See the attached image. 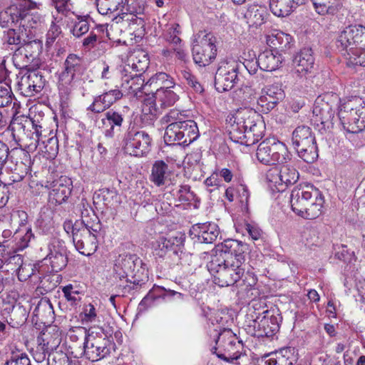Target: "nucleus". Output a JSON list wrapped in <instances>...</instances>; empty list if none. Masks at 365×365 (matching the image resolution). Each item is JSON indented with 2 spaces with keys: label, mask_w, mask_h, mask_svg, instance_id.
I'll list each match as a JSON object with an SVG mask.
<instances>
[{
  "label": "nucleus",
  "mask_w": 365,
  "mask_h": 365,
  "mask_svg": "<svg viewBox=\"0 0 365 365\" xmlns=\"http://www.w3.org/2000/svg\"><path fill=\"white\" fill-rule=\"evenodd\" d=\"M315 58L311 48H304L294 57V73L299 78L305 77L314 68Z\"/></svg>",
  "instance_id": "nucleus-25"
},
{
  "label": "nucleus",
  "mask_w": 365,
  "mask_h": 365,
  "mask_svg": "<svg viewBox=\"0 0 365 365\" xmlns=\"http://www.w3.org/2000/svg\"><path fill=\"white\" fill-rule=\"evenodd\" d=\"M334 113V110L328 103H319L317 102L313 108L312 122L317 126H319V124L322 125L319 130L324 129L326 126L329 128V124L332 125Z\"/></svg>",
  "instance_id": "nucleus-31"
},
{
  "label": "nucleus",
  "mask_w": 365,
  "mask_h": 365,
  "mask_svg": "<svg viewBox=\"0 0 365 365\" xmlns=\"http://www.w3.org/2000/svg\"><path fill=\"white\" fill-rule=\"evenodd\" d=\"M291 40L290 35L283 32H277V34L269 36L268 41H270L272 47L282 51L289 48Z\"/></svg>",
  "instance_id": "nucleus-49"
},
{
  "label": "nucleus",
  "mask_w": 365,
  "mask_h": 365,
  "mask_svg": "<svg viewBox=\"0 0 365 365\" xmlns=\"http://www.w3.org/2000/svg\"><path fill=\"white\" fill-rule=\"evenodd\" d=\"M180 130L183 138L182 145L186 146L195 140L199 136V131L197 123L192 120H185L179 122Z\"/></svg>",
  "instance_id": "nucleus-42"
},
{
  "label": "nucleus",
  "mask_w": 365,
  "mask_h": 365,
  "mask_svg": "<svg viewBox=\"0 0 365 365\" xmlns=\"http://www.w3.org/2000/svg\"><path fill=\"white\" fill-rule=\"evenodd\" d=\"M257 160L264 165L285 163L289 159L285 145L279 141L270 143L264 140L259 143L256 152Z\"/></svg>",
  "instance_id": "nucleus-11"
},
{
  "label": "nucleus",
  "mask_w": 365,
  "mask_h": 365,
  "mask_svg": "<svg viewBox=\"0 0 365 365\" xmlns=\"http://www.w3.org/2000/svg\"><path fill=\"white\" fill-rule=\"evenodd\" d=\"M308 203L302 210L303 212H300L297 215L304 219L314 220L322 214L324 198L322 192L319 193V196L314 197V199L309 201Z\"/></svg>",
  "instance_id": "nucleus-39"
},
{
  "label": "nucleus",
  "mask_w": 365,
  "mask_h": 365,
  "mask_svg": "<svg viewBox=\"0 0 365 365\" xmlns=\"http://www.w3.org/2000/svg\"><path fill=\"white\" fill-rule=\"evenodd\" d=\"M5 257L3 264V268H5V271L9 272H17L24 264L23 259L20 255H11L6 250L5 251Z\"/></svg>",
  "instance_id": "nucleus-53"
},
{
  "label": "nucleus",
  "mask_w": 365,
  "mask_h": 365,
  "mask_svg": "<svg viewBox=\"0 0 365 365\" xmlns=\"http://www.w3.org/2000/svg\"><path fill=\"white\" fill-rule=\"evenodd\" d=\"M72 14L74 17L70 18L71 32L75 37L80 38L88 33L90 29L88 16L77 15L74 14L73 12Z\"/></svg>",
  "instance_id": "nucleus-43"
},
{
  "label": "nucleus",
  "mask_w": 365,
  "mask_h": 365,
  "mask_svg": "<svg viewBox=\"0 0 365 365\" xmlns=\"http://www.w3.org/2000/svg\"><path fill=\"white\" fill-rule=\"evenodd\" d=\"M122 83L121 87L125 91H127L129 94L135 97H140L139 93H142L146 85L145 84V78L143 74L138 73H125L121 71Z\"/></svg>",
  "instance_id": "nucleus-30"
},
{
  "label": "nucleus",
  "mask_w": 365,
  "mask_h": 365,
  "mask_svg": "<svg viewBox=\"0 0 365 365\" xmlns=\"http://www.w3.org/2000/svg\"><path fill=\"white\" fill-rule=\"evenodd\" d=\"M42 43L34 40L24 43L15 49L12 60L14 66L20 69L31 70L38 65V56L42 50Z\"/></svg>",
  "instance_id": "nucleus-9"
},
{
  "label": "nucleus",
  "mask_w": 365,
  "mask_h": 365,
  "mask_svg": "<svg viewBox=\"0 0 365 365\" xmlns=\"http://www.w3.org/2000/svg\"><path fill=\"white\" fill-rule=\"evenodd\" d=\"M61 34V29L60 26L57 25L54 22H52L46 34V44L53 43Z\"/></svg>",
  "instance_id": "nucleus-63"
},
{
  "label": "nucleus",
  "mask_w": 365,
  "mask_h": 365,
  "mask_svg": "<svg viewBox=\"0 0 365 365\" xmlns=\"http://www.w3.org/2000/svg\"><path fill=\"white\" fill-rule=\"evenodd\" d=\"M123 142L125 153L135 157H143L150 150L152 139L145 131L129 128Z\"/></svg>",
  "instance_id": "nucleus-12"
},
{
  "label": "nucleus",
  "mask_w": 365,
  "mask_h": 365,
  "mask_svg": "<svg viewBox=\"0 0 365 365\" xmlns=\"http://www.w3.org/2000/svg\"><path fill=\"white\" fill-rule=\"evenodd\" d=\"M269 180L276 185L287 187L294 184L299 179L298 171L292 166L283 165L280 169L274 168L268 174Z\"/></svg>",
  "instance_id": "nucleus-28"
},
{
  "label": "nucleus",
  "mask_w": 365,
  "mask_h": 365,
  "mask_svg": "<svg viewBox=\"0 0 365 365\" xmlns=\"http://www.w3.org/2000/svg\"><path fill=\"white\" fill-rule=\"evenodd\" d=\"M46 259L49 261L52 272H58L65 268L68 263V257L64 242L59 240H53Z\"/></svg>",
  "instance_id": "nucleus-21"
},
{
  "label": "nucleus",
  "mask_w": 365,
  "mask_h": 365,
  "mask_svg": "<svg viewBox=\"0 0 365 365\" xmlns=\"http://www.w3.org/2000/svg\"><path fill=\"white\" fill-rule=\"evenodd\" d=\"M52 5L55 7L57 12L68 16L71 12V0H51Z\"/></svg>",
  "instance_id": "nucleus-62"
},
{
  "label": "nucleus",
  "mask_w": 365,
  "mask_h": 365,
  "mask_svg": "<svg viewBox=\"0 0 365 365\" xmlns=\"http://www.w3.org/2000/svg\"><path fill=\"white\" fill-rule=\"evenodd\" d=\"M4 365H31V361L26 353L12 351Z\"/></svg>",
  "instance_id": "nucleus-57"
},
{
  "label": "nucleus",
  "mask_w": 365,
  "mask_h": 365,
  "mask_svg": "<svg viewBox=\"0 0 365 365\" xmlns=\"http://www.w3.org/2000/svg\"><path fill=\"white\" fill-rule=\"evenodd\" d=\"M238 96L241 101L250 103L256 98L257 92L250 86H242L238 91Z\"/></svg>",
  "instance_id": "nucleus-61"
},
{
  "label": "nucleus",
  "mask_w": 365,
  "mask_h": 365,
  "mask_svg": "<svg viewBox=\"0 0 365 365\" xmlns=\"http://www.w3.org/2000/svg\"><path fill=\"white\" fill-rule=\"evenodd\" d=\"M126 1L128 0H96V6L101 14L107 15L117 11L123 12Z\"/></svg>",
  "instance_id": "nucleus-44"
},
{
  "label": "nucleus",
  "mask_w": 365,
  "mask_h": 365,
  "mask_svg": "<svg viewBox=\"0 0 365 365\" xmlns=\"http://www.w3.org/2000/svg\"><path fill=\"white\" fill-rule=\"evenodd\" d=\"M13 98L14 93H12L11 86H8V83L6 85H0V108L11 105Z\"/></svg>",
  "instance_id": "nucleus-59"
},
{
  "label": "nucleus",
  "mask_w": 365,
  "mask_h": 365,
  "mask_svg": "<svg viewBox=\"0 0 365 365\" xmlns=\"http://www.w3.org/2000/svg\"><path fill=\"white\" fill-rule=\"evenodd\" d=\"M218 226L212 222L198 223L192 226L190 235L192 240L199 243H212L218 237Z\"/></svg>",
  "instance_id": "nucleus-22"
},
{
  "label": "nucleus",
  "mask_w": 365,
  "mask_h": 365,
  "mask_svg": "<svg viewBox=\"0 0 365 365\" xmlns=\"http://www.w3.org/2000/svg\"><path fill=\"white\" fill-rule=\"evenodd\" d=\"M186 115L178 110L172 109L165 115L162 118V121L168 123V125L173 124H180L179 122H183L186 119Z\"/></svg>",
  "instance_id": "nucleus-56"
},
{
  "label": "nucleus",
  "mask_w": 365,
  "mask_h": 365,
  "mask_svg": "<svg viewBox=\"0 0 365 365\" xmlns=\"http://www.w3.org/2000/svg\"><path fill=\"white\" fill-rule=\"evenodd\" d=\"M146 85H155L156 87H173L175 89V86L173 78L163 72H159L151 76L147 81Z\"/></svg>",
  "instance_id": "nucleus-52"
},
{
  "label": "nucleus",
  "mask_w": 365,
  "mask_h": 365,
  "mask_svg": "<svg viewBox=\"0 0 365 365\" xmlns=\"http://www.w3.org/2000/svg\"><path fill=\"white\" fill-rule=\"evenodd\" d=\"M227 121L230 138L235 143L250 146L264 135L265 125L262 118L253 109L240 108Z\"/></svg>",
  "instance_id": "nucleus-1"
},
{
  "label": "nucleus",
  "mask_w": 365,
  "mask_h": 365,
  "mask_svg": "<svg viewBox=\"0 0 365 365\" xmlns=\"http://www.w3.org/2000/svg\"><path fill=\"white\" fill-rule=\"evenodd\" d=\"M33 128L32 119L24 116L14 117L9 126L14 141L17 143L24 142L25 146L30 138L31 128Z\"/></svg>",
  "instance_id": "nucleus-27"
},
{
  "label": "nucleus",
  "mask_w": 365,
  "mask_h": 365,
  "mask_svg": "<svg viewBox=\"0 0 365 365\" xmlns=\"http://www.w3.org/2000/svg\"><path fill=\"white\" fill-rule=\"evenodd\" d=\"M110 341L104 334L98 335L91 332L85 337L83 342L86 357L96 361L103 359L110 354Z\"/></svg>",
  "instance_id": "nucleus-13"
},
{
  "label": "nucleus",
  "mask_w": 365,
  "mask_h": 365,
  "mask_svg": "<svg viewBox=\"0 0 365 365\" xmlns=\"http://www.w3.org/2000/svg\"><path fill=\"white\" fill-rule=\"evenodd\" d=\"M314 11L321 16H334L342 8L341 0H311Z\"/></svg>",
  "instance_id": "nucleus-36"
},
{
  "label": "nucleus",
  "mask_w": 365,
  "mask_h": 365,
  "mask_svg": "<svg viewBox=\"0 0 365 365\" xmlns=\"http://www.w3.org/2000/svg\"><path fill=\"white\" fill-rule=\"evenodd\" d=\"M297 8L289 0H269L270 10L278 17L287 16Z\"/></svg>",
  "instance_id": "nucleus-45"
},
{
  "label": "nucleus",
  "mask_w": 365,
  "mask_h": 365,
  "mask_svg": "<svg viewBox=\"0 0 365 365\" xmlns=\"http://www.w3.org/2000/svg\"><path fill=\"white\" fill-rule=\"evenodd\" d=\"M263 314V317H257L252 321L250 325L253 328L252 334L257 338L272 337L279 331L282 317L278 314H270L268 310Z\"/></svg>",
  "instance_id": "nucleus-15"
},
{
  "label": "nucleus",
  "mask_w": 365,
  "mask_h": 365,
  "mask_svg": "<svg viewBox=\"0 0 365 365\" xmlns=\"http://www.w3.org/2000/svg\"><path fill=\"white\" fill-rule=\"evenodd\" d=\"M145 6V0H128L125 3V7L124 10L130 13L132 17L130 20V26L137 24L141 27L144 26L145 21L141 16L138 15H142L144 13Z\"/></svg>",
  "instance_id": "nucleus-38"
},
{
  "label": "nucleus",
  "mask_w": 365,
  "mask_h": 365,
  "mask_svg": "<svg viewBox=\"0 0 365 365\" xmlns=\"http://www.w3.org/2000/svg\"><path fill=\"white\" fill-rule=\"evenodd\" d=\"M365 43V27L362 25H351L346 27L339 35L336 47L346 58Z\"/></svg>",
  "instance_id": "nucleus-10"
},
{
  "label": "nucleus",
  "mask_w": 365,
  "mask_h": 365,
  "mask_svg": "<svg viewBox=\"0 0 365 365\" xmlns=\"http://www.w3.org/2000/svg\"><path fill=\"white\" fill-rule=\"evenodd\" d=\"M281 55L274 54L272 51L266 50L261 53L257 59V63L261 70L273 71L282 63Z\"/></svg>",
  "instance_id": "nucleus-33"
},
{
  "label": "nucleus",
  "mask_w": 365,
  "mask_h": 365,
  "mask_svg": "<svg viewBox=\"0 0 365 365\" xmlns=\"http://www.w3.org/2000/svg\"><path fill=\"white\" fill-rule=\"evenodd\" d=\"M321 191L311 185H300L295 187L290 195L291 207L297 215L303 212L302 210L314 200V197L319 196Z\"/></svg>",
  "instance_id": "nucleus-16"
},
{
  "label": "nucleus",
  "mask_w": 365,
  "mask_h": 365,
  "mask_svg": "<svg viewBox=\"0 0 365 365\" xmlns=\"http://www.w3.org/2000/svg\"><path fill=\"white\" fill-rule=\"evenodd\" d=\"M113 272L115 278L125 279L117 286L118 296H124L145 284L148 270L143 260L136 255L121 254L115 260Z\"/></svg>",
  "instance_id": "nucleus-2"
},
{
  "label": "nucleus",
  "mask_w": 365,
  "mask_h": 365,
  "mask_svg": "<svg viewBox=\"0 0 365 365\" xmlns=\"http://www.w3.org/2000/svg\"><path fill=\"white\" fill-rule=\"evenodd\" d=\"M180 128V124L176 123L166 127L164 140L167 144L182 145L183 138Z\"/></svg>",
  "instance_id": "nucleus-48"
},
{
  "label": "nucleus",
  "mask_w": 365,
  "mask_h": 365,
  "mask_svg": "<svg viewBox=\"0 0 365 365\" xmlns=\"http://www.w3.org/2000/svg\"><path fill=\"white\" fill-rule=\"evenodd\" d=\"M248 250V245L242 242L229 239L225 240L218 249L216 254H222L227 259L245 267V254Z\"/></svg>",
  "instance_id": "nucleus-17"
},
{
  "label": "nucleus",
  "mask_w": 365,
  "mask_h": 365,
  "mask_svg": "<svg viewBox=\"0 0 365 365\" xmlns=\"http://www.w3.org/2000/svg\"><path fill=\"white\" fill-rule=\"evenodd\" d=\"M216 344L222 346L224 350L227 352L230 356L232 354H234V351L237 347L240 346V342L237 341L235 336L229 329H224L223 331L219 334Z\"/></svg>",
  "instance_id": "nucleus-41"
},
{
  "label": "nucleus",
  "mask_w": 365,
  "mask_h": 365,
  "mask_svg": "<svg viewBox=\"0 0 365 365\" xmlns=\"http://www.w3.org/2000/svg\"><path fill=\"white\" fill-rule=\"evenodd\" d=\"M86 71L83 60L78 56L71 53L66 57L58 77V89L62 101L66 102L72 91L78 87L83 90L82 96H85Z\"/></svg>",
  "instance_id": "nucleus-4"
},
{
  "label": "nucleus",
  "mask_w": 365,
  "mask_h": 365,
  "mask_svg": "<svg viewBox=\"0 0 365 365\" xmlns=\"http://www.w3.org/2000/svg\"><path fill=\"white\" fill-rule=\"evenodd\" d=\"M18 82L19 89L26 96H32L43 88L46 79L41 73L35 68L27 70Z\"/></svg>",
  "instance_id": "nucleus-18"
},
{
  "label": "nucleus",
  "mask_w": 365,
  "mask_h": 365,
  "mask_svg": "<svg viewBox=\"0 0 365 365\" xmlns=\"http://www.w3.org/2000/svg\"><path fill=\"white\" fill-rule=\"evenodd\" d=\"M180 33V26L178 24H170L166 26L163 33V37L169 43L178 46L181 42V39L178 36Z\"/></svg>",
  "instance_id": "nucleus-50"
},
{
  "label": "nucleus",
  "mask_w": 365,
  "mask_h": 365,
  "mask_svg": "<svg viewBox=\"0 0 365 365\" xmlns=\"http://www.w3.org/2000/svg\"><path fill=\"white\" fill-rule=\"evenodd\" d=\"M42 3L36 0H11V4L0 12V26L7 28L11 24L24 29H37L45 21L44 16L38 11Z\"/></svg>",
  "instance_id": "nucleus-3"
},
{
  "label": "nucleus",
  "mask_w": 365,
  "mask_h": 365,
  "mask_svg": "<svg viewBox=\"0 0 365 365\" xmlns=\"http://www.w3.org/2000/svg\"><path fill=\"white\" fill-rule=\"evenodd\" d=\"M149 57L144 51H137L131 54L128 63L124 66L122 71L125 73H142L145 71L149 65Z\"/></svg>",
  "instance_id": "nucleus-32"
},
{
  "label": "nucleus",
  "mask_w": 365,
  "mask_h": 365,
  "mask_svg": "<svg viewBox=\"0 0 365 365\" xmlns=\"http://www.w3.org/2000/svg\"><path fill=\"white\" fill-rule=\"evenodd\" d=\"M122 96L123 93L119 89H113L105 92L101 95L96 96L87 110L95 113H100L109 108L115 102L120 99Z\"/></svg>",
  "instance_id": "nucleus-29"
},
{
  "label": "nucleus",
  "mask_w": 365,
  "mask_h": 365,
  "mask_svg": "<svg viewBox=\"0 0 365 365\" xmlns=\"http://www.w3.org/2000/svg\"><path fill=\"white\" fill-rule=\"evenodd\" d=\"M284 97V91L280 85H269L262 90L261 96L257 99V104L262 108V112L268 113L274 109Z\"/></svg>",
  "instance_id": "nucleus-19"
},
{
  "label": "nucleus",
  "mask_w": 365,
  "mask_h": 365,
  "mask_svg": "<svg viewBox=\"0 0 365 365\" xmlns=\"http://www.w3.org/2000/svg\"><path fill=\"white\" fill-rule=\"evenodd\" d=\"M170 175L168 165L163 160H156L152 166L150 180L155 185L160 187L166 184Z\"/></svg>",
  "instance_id": "nucleus-34"
},
{
  "label": "nucleus",
  "mask_w": 365,
  "mask_h": 365,
  "mask_svg": "<svg viewBox=\"0 0 365 365\" xmlns=\"http://www.w3.org/2000/svg\"><path fill=\"white\" fill-rule=\"evenodd\" d=\"M348 55L345 58L347 66H365V43L355 50V51L348 53Z\"/></svg>",
  "instance_id": "nucleus-54"
},
{
  "label": "nucleus",
  "mask_w": 365,
  "mask_h": 365,
  "mask_svg": "<svg viewBox=\"0 0 365 365\" xmlns=\"http://www.w3.org/2000/svg\"><path fill=\"white\" fill-rule=\"evenodd\" d=\"M43 145L44 150H42V151L46 153L48 158H54L57 155L58 150L57 138L51 137L48 138Z\"/></svg>",
  "instance_id": "nucleus-60"
},
{
  "label": "nucleus",
  "mask_w": 365,
  "mask_h": 365,
  "mask_svg": "<svg viewBox=\"0 0 365 365\" xmlns=\"http://www.w3.org/2000/svg\"><path fill=\"white\" fill-rule=\"evenodd\" d=\"M297 361L295 349L290 346L266 354L261 359L264 365H294Z\"/></svg>",
  "instance_id": "nucleus-23"
},
{
  "label": "nucleus",
  "mask_w": 365,
  "mask_h": 365,
  "mask_svg": "<svg viewBox=\"0 0 365 365\" xmlns=\"http://www.w3.org/2000/svg\"><path fill=\"white\" fill-rule=\"evenodd\" d=\"M292 144L298 156L307 163L318 158V147L314 134L307 125L297 127L292 133Z\"/></svg>",
  "instance_id": "nucleus-7"
},
{
  "label": "nucleus",
  "mask_w": 365,
  "mask_h": 365,
  "mask_svg": "<svg viewBox=\"0 0 365 365\" xmlns=\"http://www.w3.org/2000/svg\"><path fill=\"white\" fill-rule=\"evenodd\" d=\"M32 125L30 138H29V141L26 142V148L29 151H35L41 143L42 144L45 143V140H43L42 126L36 124L33 120Z\"/></svg>",
  "instance_id": "nucleus-46"
},
{
  "label": "nucleus",
  "mask_w": 365,
  "mask_h": 365,
  "mask_svg": "<svg viewBox=\"0 0 365 365\" xmlns=\"http://www.w3.org/2000/svg\"><path fill=\"white\" fill-rule=\"evenodd\" d=\"M106 120H108L110 128L106 132V136H113L114 128L116 127L118 129L121 127L124 118L123 115L113 109L109 110L105 113Z\"/></svg>",
  "instance_id": "nucleus-51"
},
{
  "label": "nucleus",
  "mask_w": 365,
  "mask_h": 365,
  "mask_svg": "<svg viewBox=\"0 0 365 365\" xmlns=\"http://www.w3.org/2000/svg\"><path fill=\"white\" fill-rule=\"evenodd\" d=\"M175 294L176 291L170 289H167L163 287H153L141 300L139 307L140 308H147L150 307L154 303L155 300L159 297H162L163 299H173Z\"/></svg>",
  "instance_id": "nucleus-37"
},
{
  "label": "nucleus",
  "mask_w": 365,
  "mask_h": 365,
  "mask_svg": "<svg viewBox=\"0 0 365 365\" xmlns=\"http://www.w3.org/2000/svg\"><path fill=\"white\" fill-rule=\"evenodd\" d=\"M222 254H215L207 264L210 272L214 276L215 283L220 287L235 284L242 278L245 267L227 259Z\"/></svg>",
  "instance_id": "nucleus-5"
},
{
  "label": "nucleus",
  "mask_w": 365,
  "mask_h": 365,
  "mask_svg": "<svg viewBox=\"0 0 365 365\" xmlns=\"http://www.w3.org/2000/svg\"><path fill=\"white\" fill-rule=\"evenodd\" d=\"M76 250L82 255L89 256L96 252L98 247L97 237L88 226L83 225L77 230L73 240Z\"/></svg>",
  "instance_id": "nucleus-20"
},
{
  "label": "nucleus",
  "mask_w": 365,
  "mask_h": 365,
  "mask_svg": "<svg viewBox=\"0 0 365 365\" xmlns=\"http://www.w3.org/2000/svg\"><path fill=\"white\" fill-rule=\"evenodd\" d=\"M361 99L348 101L341 106L338 116L344 129L350 133H359L365 129V104Z\"/></svg>",
  "instance_id": "nucleus-6"
},
{
  "label": "nucleus",
  "mask_w": 365,
  "mask_h": 365,
  "mask_svg": "<svg viewBox=\"0 0 365 365\" xmlns=\"http://www.w3.org/2000/svg\"><path fill=\"white\" fill-rule=\"evenodd\" d=\"M216 37L212 33L200 31L195 35L192 46V57L200 66L210 64L216 58Z\"/></svg>",
  "instance_id": "nucleus-8"
},
{
  "label": "nucleus",
  "mask_w": 365,
  "mask_h": 365,
  "mask_svg": "<svg viewBox=\"0 0 365 365\" xmlns=\"http://www.w3.org/2000/svg\"><path fill=\"white\" fill-rule=\"evenodd\" d=\"M62 292L66 299L69 302L71 305L76 304L81 300V297L78 296L80 292L71 284L63 287Z\"/></svg>",
  "instance_id": "nucleus-58"
},
{
  "label": "nucleus",
  "mask_w": 365,
  "mask_h": 365,
  "mask_svg": "<svg viewBox=\"0 0 365 365\" xmlns=\"http://www.w3.org/2000/svg\"><path fill=\"white\" fill-rule=\"evenodd\" d=\"M267 15V10L264 6L251 4L245 13V18L253 26H257L264 23Z\"/></svg>",
  "instance_id": "nucleus-40"
},
{
  "label": "nucleus",
  "mask_w": 365,
  "mask_h": 365,
  "mask_svg": "<svg viewBox=\"0 0 365 365\" xmlns=\"http://www.w3.org/2000/svg\"><path fill=\"white\" fill-rule=\"evenodd\" d=\"M240 64L234 61L220 63L215 76V86L219 92L231 90L238 81L237 73Z\"/></svg>",
  "instance_id": "nucleus-14"
},
{
  "label": "nucleus",
  "mask_w": 365,
  "mask_h": 365,
  "mask_svg": "<svg viewBox=\"0 0 365 365\" xmlns=\"http://www.w3.org/2000/svg\"><path fill=\"white\" fill-rule=\"evenodd\" d=\"M153 98H155L160 108L164 109L173 106L178 101L179 96L177 94L176 89L173 87H160L157 88Z\"/></svg>",
  "instance_id": "nucleus-35"
},
{
  "label": "nucleus",
  "mask_w": 365,
  "mask_h": 365,
  "mask_svg": "<svg viewBox=\"0 0 365 365\" xmlns=\"http://www.w3.org/2000/svg\"><path fill=\"white\" fill-rule=\"evenodd\" d=\"M83 317L81 318L83 322H92L96 319V312L95 307L88 304L86 305L83 308Z\"/></svg>",
  "instance_id": "nucleus-64"
},
{
  "label": "nucleus",
  "mask_w": 365,
  "mask_h": 365,
  "mask_svg": "<svg viewBox=\"0 0 365 365\" xmlns=\"http://www.w3.org/2000/svg\"><path fill=\"white\" fill-rule=\"evenodd\" d=\"M30 151L22 148H14L10 150L9 159L14 164L15 168H11L14 170V174H16L18 177L14 179V181H18L27 174L31 165Z\"/></svg>",
  "instance_id": "nucleus-24"
},
{
  "label": "nucleus",
  "mask_w": 365,
  "mask_h": 365,
  "mask_svg": "<svg viewBox=\"0 0 365 365\" xmlns=\"http://www.w3.org/2000/svg\"><path fill=\"white\" fill-rule=\"evenodd\" d=\"M162 110L163 108H160L153 96L146 98L142 106L143 114L150 115V120L156 118L161 113Z\"/></svg>",
  "instance_id": "nucleus-55"
},
{
  "label": "nucleus",
  "mask_w": 365,
  "mask_h": 365,
  "mask_svg": "<svg viewBox=\"0 0 365 365\" xmlns=\"http://www.w3.org/2000/svg\"><path fill=\"white\" fill-rule=\"evenodd\" d=\"M71 179L66 177H61L53 181L48 195L49 202L55 205L65 202L71 195Z\"/></svg>",
  "instance_id": "nucleus-26"
},
{
  "label": "nucleus",
  "mask_w": 365,
  "mask_h": 365,
  "mask_svg": "<svg viewBox=\"0 0 365 365\" xmlns=\"http://www.w3.org/2000/svg\"><path fill=\"white\" fill-rule=\"evenodd\" d=\"M26 29L19 26V29H9L7 31H5L3 36L4 45L15 46L17 48L22 46L26 41L22 39L21 34L23 30L26 31Z\"/></svg>",
  "instance_id": "nucleus-47"
}]
</instances>
